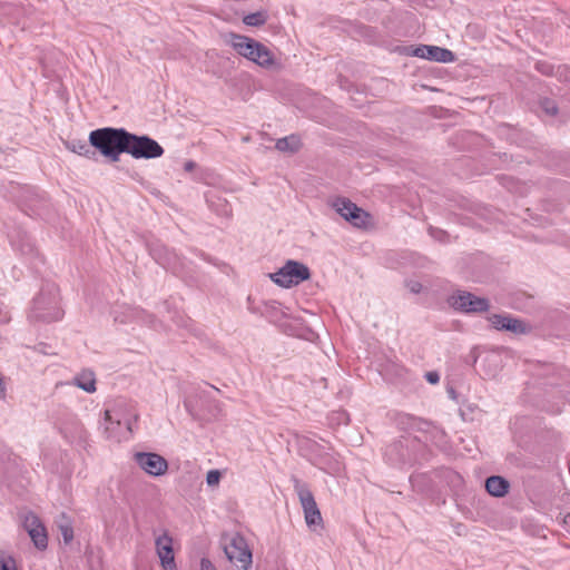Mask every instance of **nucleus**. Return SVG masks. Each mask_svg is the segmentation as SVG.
I'll use <instances>...</instances> for the list:
<instances>
[{"instance_id":"cd10ccee","label":"nucleus","mask_w":570,"mask_h":570,"mask_svg":"<svg viewBox=\"0 0 570 570\" xmlns=\"http://www.w3.org/2000/svg\"><path fill=\"white\" fill-rule=\"evenodd\" d=\"M62 537L66 543L70 542L72 540V530L69 527H62L61 528Z\"/></svg>"},{"instance_id":"b1692460","label":"nucleus","mask_w":570,"mask_h":570,"mask_svg":"<svg viewBox=\"0 0 570 570\" xmlns=\"http://www.w3.org/2000/svg\"><path fill=\"white\" fill-rule=\"evenodd\" d=\"M66 146L70 151L81 156H86L90 151L88 145L82 140H71Z\"/></svg>"},{"instance_id":"ddd939ff","label":"nucleus","mask_w":570,"mask_h":570,"mask_svg":"<svg viewBox=\"0 0 570 570\" xmlns=\"http://www.w3.org/2000/svg\"><path fill=\"white\" fill-rule=\"evenodd\" d=\"M487 320L493 328L499 331H508L513 334H524L530 331L528 324L509 314H490Z\"/></svg>"},{"instance_id":"c85d7f7f","label":"nucleus","mask_w":570,"mask_h":570,"mask_svg":"<svg viewBox=\"0 0 570 570\" xmlns=\"http://www.w3.org/2000/svg\"><path fill=\"white\" fill-rule=\"evenodd\" d=\"M425 376H426L428 382H430L431 384H435L440 380L439 374L435 372H429V373H426Z\"/></svg>"},{"instance_id":"bb28decb","label":"nucleus","mask_w":570,"mask_h":570,"mask_svg":"<svg viewBox=\"0 0 570 570\" xmlns=\"http://www.w3.org/2000/svg\"><path fill=\"white\" fill-rule=\"evenodd\" d=\"M200 570H217V569L209 559L203 558L200 560Z\"/></svg>"},{"instance_id":"dca6fc26","label":"nucleus","mask_w":570,"mask_h":570,"mask_svg":"<svg viewBox=\"0 0 570 570\" xmlns=\"http://www.w3.org/2000/svg\"><path fill=\"white\" fill-rule=\"evenodd\" d=\"M101 426L106 438L115 442L128 440L134 432V430H128L125 425H122L120 421L106 420L105 413Z\"/></svg>"},{"instance_id":"39448f33","label":"nucleus","mask_w":570,"mask_h":570,"mask_svg":"<svg viewBox=\"0 0 570 570\" xmlns=\"http://www.w3.org/2000/svg\"><path fill=\"white\" fill-rule=\"evenodd\" d=\"M224 551L236 570H249L253 556L243 535L238 533L230 534L226 539Z\"/></svg>"},{"instance_id":"aec40b11","label":"nucleus","mask_w":570,"mask_h":570,"mask_svg":"<svg viewBox=\"0 0 570 570\" xmlns=\"http://www.w3.org/2000/svg\"><path fill=\"white\" fill-rule=\"evenodd\" d=\"M299 146H301V140L297 136H294V135L278 139L276 142V148L279 151L294 153V151L298 150Z\"/></svg>"},{"instance_id":"9b49d317","label":"nucleus","mask_w":570,"mask_h":570,"mask_svg":"<svg viewBox=\"0 0 570 570\" xmlns=\"http://www.w3.org/2000/svg\"><path fill=\"white\" fill-rule=\"evenodd\" d=\"M295 490L304 512L306 524L309 528L321 527L323 519L312 492L307 489L306 485L301 483L295 485Z\"/></svg>"},{"instance_id":"412c9836","label":"nucleus","mask_w":570,"mask_h":570,"mask_svg":"<svg viewBox=\"0 0 570 570\" xmlns=\"http://www.w3.org/2000/svg\"><path fill=\"white\" fill-rule=\"evenodd\" d=\"M317 464L322 470L331 474L338 473L342 469L341 462L330 454H326L325 456L321 458Z\"/></svg>"},{"instance_id":"f257e3e1","label":"nucleus","mask_w":570,"mask_h":570,"mask_svg":"<svg viewBox=\"0 0 570 570\" xmlns=\"http://www.w3.org/2000/svg\"><path fill=\"white\" fill-rule=\"evenodd\" d=\"M227 42L239 56L263 69L271 70L278 67L277 59L271 49L253 38L230 33Z\"/></svg>"},{"instance_id":"2f4dec72","label":"nucleus","mask_w":570,"mask_h":570,"mask_svg":"<svg viewBox=\"0 0 570 570\" xmlns=\"http://www.w3.org/2000/svg\"><path fill=\"white\" fill-rule=\"evenodd\" d=\"M547 111L551 115H554L557 112V108L554 105H551V107L547 108Z\"/></svg>"},{"instance_id":"f03ea898","label":"nucleus","mask_w":570,"mask_h":570,"mask_svg":"<svg viewBox=\"0 0 570 570\" xmlns=\"http://www.w3.org/2000/svg\"><path fill=\"white\" fill-rule=\"evenodd\" d=\"M128 131L122 128H100L92 130L89 142L111 161H118L119 156L127 151Z\"/></svg>"},{"instance_id":"5701e85b","label":"nucleus","mask_w":570,"mask_h":570,"mask_svg":"<svg viewBox=\"0 0 570 570\" xmlns=\"http://www.w3.org/2000/svg\"><path fill=\"white\" fill-rule=\"evenodd\" d=\"M0 570H19L13 556L4 550H0Z\"/></svg>"},{"instance_id":"c756f323","label":"nucleus","mask_w":570,"mask_h":570,"mask_svg":"<svg viewBox=\"0 0 570 570\" xmlns=\"http://www.w3.org/2000/svg\"><path fill=\"white\" fill-rule=\"evenodd\" d=\"M6 395V387H4V384L2 382V379L0 377V399H3Z\"/></svg>"},{"instance_id":"393cba45","label":"nucleus","mask_w":570,"mask_h":570,"mask_svg":"<svg viewBox=\"0 0 570 570\" xmlns=\"http://www.w3.org/2000/svg\"><path fill=\"white\" fill-rule=\"evenodd\" d=\"M223 478V472L219 470H209L206 474V484L215 489L219 485L220 480Z\"/></svg>"},{"instance_id":"6ab92c4d","label":"nucleus","mask_w":570,"mask_h":570,"mask_svg":"<svg viewBox=\"0 0 570 570\" xmlns=\"http://www.w3.org/2000/svg\"><path fill=\"white\" fill-rule=\"evenodd\" d=\"M485 489L492 497L501 498L508 493L509 482L502 476L493 475L487 479Z\"/></svg>"},{"instance_id":"1a4fd4ad","label":"nucleus","mask_w":570,"mask_h":570,"mask_svg":"<svg viewBox=\"0 0 570 570\" xmlns=\"http://www.w3.org/2000/svg\"><path fill=\"white\" fill-rule=\"evenodd\" d=\"M333 208L348 223L358 228L371 225V216L362 208L346 198H337L333 202Z\"/></svg>"},{"instance_id":"a211bd4d","label":"nucleus","mask_w":570,"mask_h":570,"mask_svg":"<svg viewBox=\"0 0 570 570\" xmlns=\"http://www.w3.org/2000/svg\"><path fill=\"white\" fill-rule=\"evenodd\" d=\"M482 364L485 375L488 377H495L503 365L502 355L498 352H491L483 357Z\"/></svg>"},{"instance_id":"f3484780","label":"nucleus","mask_w":570,"mask_h":570,"mask_svg":"<svg viewBox=\"0 0 570 570\" xmlns=\"http://www.w3.org/2000/svg\"><path fill=\"white\" fill-rule=\"evenodd\" d=\"M96 382V375L92 371L82 370L81 372L77 373L68 384L75 385L80 390L91 394L97 390Z\"/></svg>"},{"instance_id":"4be33fe9","label":"nucleus","mask_w":570,"mask_h":570,"mask_svg":"<svg viewBox=\"0 0 570 570\" xmlns=\"http://www.w3.org/2000/svg\"><path fill=\"white\" fill-rule=\"evenodd\" d=\"M267 21V14L265 11H257L254 13L246 14L243 18V22L249 27H258Z\"/></svg>"},{"instance_id":"9d476101","label":"nucleus","mask_w":570,"mask_h":570,"mask_svg":"<svg viewBox=\"0 0 570 570\" xmlns=\"http://www.w3.org/2000/svg\"><path fill=\"white\" fill-rule=\"evenodd\" d=\"M450 306L464 313L482 312L488 309L489 302L483 297L473 295L465 291L453 292L448 299Z\"/></svg>"},{"instance_id":"423d86ee","label":"nucleus","mask_w":570,"mask_h":570,"mask_svg":"<svg viewBox=\"0 0 570 570\" xmlns=\"http://www.w3.org/2000/svg\"><path fill=\"white\" fill-rule=\"evenodd\" d=\"M154 543L160 568L163 570H178L175 558L177 542L173 535L167 530H163L155 534Z\"/></svg>"},{"instance_id":"4468645a","label":"nucleus","mask_w":570,"mask_h":570,"mask_svg":"<svg viewBox=\"0 0 570 570\" xmlns=\"http://www.w3.org/2000/svg\"><path fill=\"white\" fill-rule=\"evenodd\" d=\"M23 525L38 549H46L48 544L47 532L39 518L32 513L24 517Z\"/></svg>"},{"instance_id":"0eeeda50","label":"nucleus","mask_w":570,"mask_h":570,"mask_svg":"<svg viewBox=\"0 0 570 570\" xmlns=\"http://www.w3.org/2000/svg\"><path fill=\"white\" fill-rule=\"evenodd\" d=\"M127 154L134 158H158L164 154L163 147L148 136L128 134Z\"/></svg>"},{"instance_id":"a878e982","label":"nucleus","mask_w":570,"mask_h":570,"mask_svg":"<svg viewBox=\"0 0 570 570\" xmlns=\"http://www.w3.org/2000/svg\"><path fill=\"white\" fill-rule=\"evenodd\" d=\"M406 287L409 288L410 292L414 293V294H417L422 291V285L420 282L417 281H409L406 283Z\"/></svg>"},{"instance_id":"20e7f679","label":"nucleus","mask_w":570,"mask_h":570,"mask_svg":"<svg viewBox=\"0 0 570 570\" xmlns=\"http://www.w3.org/2000/svg\"><path fill=\"white\" fill-rule=\"evenodd\" d=\"M63 311L56 293H42L33 302L30 318L33 321L56 322L61 320Z\"/></svg>"},{"instance_id":"7ed1b4c3","label":"nucleus","mask_w":570,"mask_h":570,"mask_svg":"<svg viewBox=\"0 0 570 570\" xmlns=\"http://www.w3.org/2000/svg\"><path fill=\"white\" fill-rule=\"evenodd\" d=\"M309 268L297 261H287L279 269L269 274V278L283 288H291L309 279Z\"/></svg>"},{"instance_id":"7c9ffc66","label":"nucleus","mask_w":570,"mask_h":570,"mask_svg":"<svg viewBox=\"0 0 570 570\" xmlns=\"http://www.w3.org/2000/svg\"><path fill=\"white\" fill-rule=\"evenodd\" d=\"M194 167H195V164L193 161H188L185 164V169L188 171L191 170Z\"/></svg>"},{"instance_id":"6e6552de","label":"nucleus","mask_w":570,"mask_h":570,"mask_svg":"<svg viewBox=\"0 0 570 570\" xmlns=\"http://www.w3.org/2000/svg\"><path fill=\"white\" fill-rule=\"evenodd\" d=\"M106 420L120 421L128 430H134L139 414L135 405L126 400L114 401L104 412Z\"/></svg>"},{"instance_id":"f8f14e48","label":"nucleus","mask_w":570,"mask_h":570,"mask_svg":"<svg viewBox=\"0 0 570 570\" xmlns=\"http://www.w3.org/2000/svg\"><path fill=\"white\" fill-rule=\"evenodd\" d=\"M134 459L139 469L150 476H161L168 470L167 460L158 453L138 452Z\"/></svg>"},{"instance_id":"473e14b6","label":"nucleus","mask_w":570,"mask_h":570,"mask_svg":"<svg viewBox=\"0 0 570 570\" xmlns=\"http://www.w3.org/2000/svg\"><path fill=\"white\" fill-rule=\"evenodd\" d=\"M158 259L160 261V263L163 265H168V266L170 265V262L168 259H166V258L163 259V258L159 257Z\"/></svg>"},{"instance_id":"2eb2a0df","label":"nucleus","mask_w":570,"mask_h":570,"mask_svg":"<svg viewBox=\"0 0 570 570\" xmlns=\"http://www.w3.org/2000/svg\"><path fill=\"white\" fill-rule=\"evenodd\" d=\"M412 55L438 62L454 61V55L452 51L436 46H419L412 51Z\"/></svg>"}]
</instances>
